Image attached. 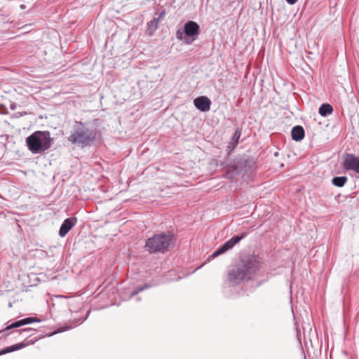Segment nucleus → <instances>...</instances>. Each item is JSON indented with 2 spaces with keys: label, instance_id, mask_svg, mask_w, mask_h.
<instances>
[{
  "label": "nucleus",
  "instance_id": "6e6552de",
  "mask_svg": "<svg viewBox=\"0 0 359 359\" xmlns=\"http://www.w3.org/2000/svg\"><path fill=\"white\" fill-rule=\"evenodd\" d=\"M195 107L203 112L208 111L210 109L211 101L206 96H199L194 101Z\"/></svg>",
  "mask_w": 359,
  "mask_h": 359
},
{
  "label": "nucleus",
  "instance_id": "393cba45",
  "mask_svg": "<svg viewBox=\"0 0 359 359\" xmlns=\"http://www.w3.org/2000/svg\"><path fill=\"white\" fill-rule=\"evenodd\" d=\"M20 7H21L22 8H25V6H24V5H21V6H20Z\"/></svg>",
  "mask_w": 359,
  "mask_h": 359
},
{
  "label": "nucleus",
  "instance_id": "1a4fd4ad",
  "mask_svg": "<svg viewBox=\"0 0 359 359\" xmlns=\"http://www.w3.org/2000/svg\"><path fill=\"white\" fill-rule=\"evenodd\" d=\"M77 219L76 217H69L64 220L59 230V235L65 237L68 232L76 225Z\"/></svg>",
  "mask_w": 359,
  "mask_h": 359
},
{
  "label": "nucleus",
  "instance_id": "5701e85b",
  "mask_svg": "<svg viewBox=\"0 0 359 359\" xmlns=\"http://www.w3.org/2000/svg\"><path fill=\"white\" fill-rule=\"evenodd\" d=\"M226 175L229 176V178H233V174H231V171L229 170L227 172H226Z\"/></svg>",
  "mask_w": 359,
  "mask_h": 359
},
{
  "label": "nucleus",
  "instance_id": "20e7f679",
  "mask_svg": "<svg viewBox=\"0 0 359 359\" xmlns=\"http://www.w3.org/2000/svg\"><path fill=\"white\" fill-rule=\"evenodd\" d=\"M173 243V236L170 233L154 234L146 241L145 250L151 254L164 253Z\"/></svg>",
  "mask_w": 359,
  "mask_h": 359
},
{
  "label": "nucleus",
  "instance_id": "2eb2a0df",
  "mask_svg": "<svg viewBox=\"0 0 359 359\" xmlns=\"http://www.w3.org/2000/svg\"><path fill=\"white\" fill-rule=\"evenodd\" d=\"M158 25V19H156L155 18L147 23V30L149 34H152L153 32L157 29Z\"/></svg>",
  "mask_w": 359,
  "mask_h": 359
},
{
  "label": "nucleus",
  "instance_id": "7ed1b4c3",
  "mask_svg": "<svg viewBox=\"0 0 359 359\" xmlns=\"http://www.w3.org/2000/svg\"><path fill=\"white\" fill-rule=\"evenodd\" d=\"M53 138L49 131L38 130L26 138L28 149L34 154H41L52 146Z\"/></svg>",
  "mask_w": 359,
  "mask_h": 359
},
{
  "label": "nucleus",
  "instance_id": "f8f14e48",
  "mask_svg": "<svg viewBox=\"0 0 359 359\" xmlns=\"http://www.w3.org/2000/svg\"><path fill=\"white\" fill-rule=\"evenodd\" d=\"M26 345H27L26 344L21 342L19 344H16L6 347L0 351V355L20 350V349L25 347Z\"/></svg>",
  "mask_w": 359,
  "mask_h": 359
},
{
  "label": "nucleus",
  "instance_id": "f03ea898",
  "mask_svg": "<svg viewBox=\"0 0 359 359\" xmlns=\"http://www.w3.org/2000/svg\"><path fill=\"white\" fill-rule=\"evenodd\" d=\"M96 139V132L87 128L81 121H76L67 140L72 144L82 147L90 145Z\"/></svg>",
  "mask_w": 359,
  "mask_h": 359
},
{
  "label": "nucleus",
  "instance_id": "9d476101",
  "mask_svg": "<svg viewBox=\"0 0 359 359\" xmlns=\"http://www.w3.org/2000/svg\"><path fill=\"white\" fill-rule=\"evenodd\" d=\"M39 321H40V320H39L36 318H34V317L26 318L22 319V320H18L15 323H13L10 325L7 326L6 327L5 330H11L13 328H17V327H21L22 325H25L30 324L34 322H39Z\"/></svg>",
  "mask_w": 359,
  "mask_h": 359
},
{
  "label": "nucleus",
  "instance_id": "dca6fc26",
  "mask_svg": "<svg viewBox=\"0 0 359 359\" xmlns=\"http://www.w3.org/2000/svg\"><path fill=\"white\" fill-rule=\"evenodd\" d=\"M241 130L240 129L237 128L231 139V142H232V144H238V140L241 137Z\"/></svg>",
  "mask_w": 359,
  "mask_h": 359
},
{
  "label": "nucleus",
  "instance_id": "a211bd4d",
  "mask_svg": "<svg viewBox=\"0 0 359 359\" xmlns=\"http://www.w3.org/2000/svg\"><path fill=\"white\" fill-rule=\"evenodd\" d=\"M184 29L182 30V29H179L176 32V37L179 40H181V41L184 40V41L185 36H184Z\"/></svg>",
  "mask_w": 359,
  "mask_h": 359
},
{
  "label": "nucleus",
  "instance_id": "39448f33",
  "mask_svg": "<svg viewBox=\"0 0 359 359\" xmlns=\"http://www.w3.org/2000/svg\"><path fill=\"white\" fill-rule=\"evenodd\" d=\"M184 32L185 35L184 42L190 44L196 39L200 33V27L194 21H188L184 24Z\"/></svg>",
  "mask_w": 359,
  "mask_h": 359
},
{
  "label": "nucleus",
  "instance_id": "f257e3e1",
  "mask_svg": "<svg viewBox=\"0 0 359 359\" xmlns=\"http://www.w3.org/2000/svg\"><path fill=\"white\" fill-rule=\"evenodd\" d=\"M260 264L257 258L252 255H243L239 262L229 270L228 281L233 285H239L250 280L259 271Z\"/></svg>",
  "mask_w": 359,
  "mask_h": 359
},
{
  "label": "nucleus",
  "instance_id": "6ab92c4d",
  "mask_svg": "<svg viewBox=\"0 0 359 359\" xmlns=\"http://www.w3.org/2000/svg\"><path fill=\"white\" fill-rule=\"evenodd\" d=\"M236 146H237L236 144H232V142H230L229 143V145L227 146V148L230 151H231L232 150H233L236 148Z\"/></svg>",
  "mask_w": 359,
  "mask_h": 359
},
{
  "label": "nucleus",
  "instance_id": "0eeeda50",
  "mask_svg": "<svg viewBox=\"0 0 359 359\" xmlns=\"http://www.w3.org/2000/svg\"><path fill=\"white\" fill-rule=\"evenodd\" d=\"M343 167L346 170H351L359 174V156H356L352 154L345 155Z\"/></svg>",
  "mask_w": 359,
  "mask_h": 359
},
{
  "label": "nucleus",
  "instance_id": "4468645a",
  "mask_svg": "<svg viewBox=\"0 0 359 359\" xmlns=\"http://www.w3.org/2000/svg\"><path fill=\"white\" fill-rule=\"evenodd\" d=\"M346 176L335 177L332 179V184L337 187H342L347 182Z\"/></svg>",
  "mask_w": 359,
  "mask_h": 359
},
{
  "label": "nucleus",
  "instance_id": "412c9836",
  "mask_svg": "<svg viewBox=\"0 0 359 359\" xmlns=\"http://www.w3.org/2000/svg\"><path fill=\"white\" fill-rule=\"evenodd\" d=\"M165 15V11H161L159 15H158V17L156 18V19H158V21L161 19H163Z\"/></svg>",
  "mask_w": 359,
  "mask_h": 359
},
{
  "label": "nucleus",
  "instance_id": "b1692460",
  "mask_svg": "<svg viewBox=\"0 0 359 359\" xmlns=\"http://www.w3.org/2000/svg\"><path fill=\"white\" fill-rule=\"evenodd\" d=\"M31 329L30 328H25V329H22L20 330V332H29L30 331Z\"/></svg>",
  "mask_w": 359,
  "mask_h": 359
},
{
  "label": "nucleus",
  "instance_id": "423d86ee",
  "mask_svg": "<svg viewBox=\"0 0 359 359\" xmlns=\"http://www.w3.org/2000/svg\"><path fill=\"white\" fill-rule=\"evenodd\" d=\"M246 233H243L240 236H234L229 240H228L226 242H225L221 247H219L217 250H216L211 255L210 258H215L217 256L225 253L229 250L231 249L236 243H238L239 241H241L243 238H244L246 236Z\"/></svg>",
  "mask_w": 359,
  "mask_h": 359
},
{
  "label": "nucleus",
  "instance_id": "ddd939ff",
  "mask_svg": "<svg viewBox=\"0 0 359 359\" xmlns=\"http://www.w3.org/2000/svg\"><path fill=\"white\" fill-rule=\"evenodd\" d=\"M333 108L330 104H323L318 109V113L324 117L331 114Z\"/></svg>",
  "mask_w": 359,
  "mask_h": 359
},
{
  "label": "nucleus",
  "instance_id": "4be33fe9",
  "mask_svg": "<svg viewBox=\"0 0 359 359\" xmlns=\"http://www.w3.org/2000/svg\"><path fill=\"white\" fill-rule=\"evenodd\" d=\"M289 4L294 5L298 0H285Z\"/></svg>",
  "mask_w": 359,
  "mask_h": 359
},
{
  "label": "nucleus",
  "instance_id": "9b49d317",
  "mask_svg": "<svg viewBox=\"0 0 359 359\" xmlns=\"http://www.w3.org/2000/svg\"><path fill=\"white\" fill-rule=\"evenodd\" d=\"M291 135L293 140L299 142L304 139L305 132L302 126H296L292 128Z\"/></svg>",
  "mask_w": 359,
  "mask_h": 359
},
{
  "label": "nucleus",
  "instance_id": "f3484780",
  "mask_svg": "<svg viewBox=\"0 0 359 359\" xmlns=\"http://www.w3.org/2000/svg\"><path fill=\"white\" fill-rule=\"evenodd\" d=\"M149 287H150V285H149V284H144L143 286L138 287L137 288H136L135 290H133L131 292L130 296L134 297L136 294H137L139 292L143 291L144 289H147Z\"/></svg>",
  "mask_w": 359,
  "mask_h": 359
},
{
  "label": "nucleus",
  "instance_id": "aec40b11",
  "mask_svg": "<svg viewBox=\"0 0 359 359\" xmlns=\"http://www.w3.org/2000/svg\"><path fill=\"white\" fill-rule=\"evenodd\" d=\"M236 146H237L236 144H232V142H230L229 143V145L227 146V148L230 151H231L232 150H233L236 148Z\"/></svg>",
  "mask_w": 359,
  "mask_h": 359
}]
</instances>
